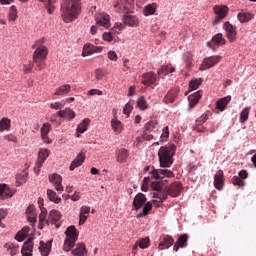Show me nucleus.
Wrapping results in <instances>:
<instances>
[{"label":"nucleus","mask_w":256,"mask_h":256,"mask_svg":"<svg viewBox=\"0 0 256 256\" xmlns=\"http://www.w3.org/2000/svg\"><path fill=\"white\" fill-rule=\"evenodd\" d=\"M110 123H111V127H112V129H113V131H114V133H115L116 135H120V133L123 132V129H124L123 123L117 119V116H115V117L111 120Z\"/></svg>","instance_id":"5701e85b"},{"label":"nucleus","mask_w":256,"mask_h":256,"mask_svg":"<svg viewBox=\"0 0 256 256\" xmlns=\"http://www.w3.org/2000/svg\"><path fill=\"white\" fill-rule=\"evenodd\" d=\"M4 139H5L6 141H10V142H12V143H17V136H15V135H13V134L6 135V136L4 137Z\"/></svg>","instance_id":"69168bd1"},{"label":"nucleus","mask_w":256,"mask_h":256,"mask_svg":"<svg viewBox=\"0 0 256 256\" xmlns=\"http://www.w3.org/2000/svg\"><path fill=\"white\" fill-rule=\"evenodd\" d=\"M17 7L15 5H12L10 7V12L8 15V20L9 21H17Z\"/></svg>","instance_id":"09e8293b"},{"label":"nucleus","mask_w":256,"mask_h":256,"mask_svg":"<svg viewBox=\"0 0 256 256\" xmlns=\"http://www.w3.org/2000/svg\"><path fill=\"white\" fill-rule=\"evenodd\" d=\"M223 170H218L214 176V187L221 191L223 189Z\"/></svg>","instance_id":"b1692460"},{"label":"nucleus","mask_w":256,"mask_h":256,"mask_svg":"<svg viewBox=\"0 0 256 256\" xmlns=\"http://www.w3.org/2000/svg\"><path fill=\"white\" fill-rule=\"evenodd\" d=\"M39 251L42 256H49V253H51V241H48L47 243L41 241Z\"/></svg>","instance_id":"c85d7f7f"},{"label":"nucleus","mask_w":256,"mask_h":256,"mask_svg":"<svg viewBox=\"0 0 256 256\" xmlns=\"http://www.w3.org/2000/svg\"><path fill=\"white\" fill-rule=\"evenodd\" d=\"M47 217V210H41V213L39 215V229H43V224L46 221Z\"/></svg>","instance_id":"3c124183"},{"label":"nucleus","mask_w":256,"mask_h":256,"mask_svg":"<svg viewBox=\"0 0 256 256\" xmlns=\"http://www.w3.org/2000/svg\"><path fill=\"white\" fill-rule=\"evenodd\" d=\"M128 158H129V151H127V149L122 148L116 151V159L118 163H127Z\"/></svg>","instance_id":"393cba45"},{"label":"nucleus","mask_w":256,"mask_h":256,"mask_svg":"<svg viewBox=\"0 0 256 256\" xmlns=\"http://www.w3.org/2000/svg\"><path fill=\"white\" fill-rule=\"evenodd\" d=\"M81 0H63L61 4V17L64 23H71L79 17Z\"/></svg>","instance_id":"f257e3e1"},{"label":"nucleus","mask_w":256,"mask_h":256,"mask_svg":"<svg viewBox=\"0 0 256 256\" xmlns=\"http://www.w3.org/2000/svg\"><path fill=\"white\" fill-rule=\"evenodd\" d=\"M29 177V173L27 171H23L20 174H17L16 181L19 185H23V183H27V178Z\"/></svg>","instance_id":"c03bdc74"},{"label":"nucleus","mask_w":256,"mask_h":256,"mask_svg":"<svg viewBox=\"0 0 256 256\" xmlns=\"http://www.w3.org/2000/svg\"><path fill=\"white\" fill-rule=\"evenodd\" d=\"M233 185H237L238 187H243L245 185V181H243L239 176H234L232 178Z\"/></svg>","instance_id":"4d7b16f0"},{"label":"nucleus","mask_w":256,"mask_h":256,"mask_svg":"<svg viewBox=\"0 0 256 256\" xmlns=\"http://www.w3.org/2000/svg\"><path fill=\"white\" fill-rule=\"evenodd\" d=\"M5 217H7V210L0 209V227H2V229H5V224H3V222H1V220L5 219Z\"/></svg>","instance_id":"052dcab7"},{"label":"nucleus","mask_w":256,"mask_h":256,"mask_svg":"<svg viewBox=\"0 0 256 256\" xmlns=\"http://www.w3.org/2000/svg\"><path fill=\"white\" fill-rule=\"evenodd\" d=\"M167 195H169L168 192L161 190H157L153 193V197L155 199H158L160 203H163V201L167 200Z\"/></svg>","instance_id":"58836bf2"},{"label":"nucleus","mask_w":256,"mask_h":256,"mask_svg":"<svg viewBox=\"0 0 256 256\" xmlns=\"http://www.w3.org/2000/svg\"><path fill=\"white\" fill-rule=\"evenodd\" d=\"M213 9L214 13L216 14L213 25H219V23H221V21H223V19L227 17V13H229V8L223 5H216Z\"/></svg>","instance_id":"0eeeda50"},{"label":"nucleus","mask_w":256,"mask_h":256,"mask_svg":"<svg viewBox=\"0 0 256 256\" xmlns=\"http://www.w3.org/2000/svg\"><path fill=\"white\" fill-rule=\"evenodd\" d=\"M174 72H175V68L169 65H164L161 67L160 70H158V75L160 77H165V75H169V73H174Z\"/></svg>","instance_id":"f704fd0d"},{"label":"nucleus","mask_w":256,"mask_h":256,"mask_svg":"<svg viewBox=\"0 0 256 256\" xmlns=\"http://www.w3.org/2000/svg\"><path fill=\"white\" fill-rule=\"evenodd\" d=\"M153 179H165V177H173V172L168 169H158L152 171Z\"/></svg>","instance_id":"f3484780"},{"label":"nucleus","mask_w":256,"mask_h":256,"mask_svg":"<svg viewBox=\"0 0 256 256\" xmlns=\"http://www.w3.org/2000/svg\"><path fill=\"white\" fill-rule=\"evenodd\" d=\"M221 63V56H211L203 60L202 65H217Z\"/></svg>","instance_id":"473e14b6"},{"label":"nucleus","mask_w":256,"mask_h":256,"mask_svg":"<svg viewBox=\"0 0 256 256\" xmlns=\"http://www.w3.org/2000/svg\"><path fill=\"white\" fill-rule=\"evenodd\" d=\"M161 140L165 141L166 139H169V126H165L162 130L161 134Z\"/></svg>","instance_id":"bf43d9fd"},{"label":"nucleus","mask_w":256,"mask_h":256,"mask_svg":"<svg viewBox=\"0 0 256 256\" xmlns=\"http://www.w3.org/2000/svg\"><path fill=\"white\" fill-rule=\"evenodd\" d=\"M142 137L145 139V141H151V139H153V134L147 130H144Z\"/></svg>","instance_id":"0e129e2a"},{"label":"nucleus","mask_w":256,"mask_h":256,"mask_svg":"<svg viewBox=\"0 0 256 256\" xmlns=\"http://www.w3.org/2000/svg\"><path fill=\"white\" fill-rule=\"evenodd\" d=\"M63 107V103L55 102L50 104V109H61Z\"/></svg>","instance_id":"774afa93"},{"label":"nucleus","mask_w":256,"mask_h":256,"mask_svg":"<svg viewBox=\"0 0 256 256\" xmlns=\"http://www.w3.org/2000/svg\"><path fill=\"white\" fill-rule=\"evenodd\" d=\"M149 243V238H143L137 242L138 247H140V249H147V247H149Z\"/></svg>","instance_id":"5fc2aeb1"},{"label":"nucleus","mask_w":256,"mask_h":256,"mask_svg":"<svg viewBox=\"0 0 256 256\" xmlns=\"http://www.w3.org/2000/svg\"><path fill=\"white\" fill-rule=\"evenodd\" d=\"M47 157H49V149L42 148L38 152V159L34 167L35 175H39L41 172V167H43V163L47 161Z\"/></svg>","instance_id":"423d86ee"},{"label":"nucleus","mask_w":256,"mask_h":256,"mask_svg":"<svg viewBox=\"0 0 256 256\" xmlns=\"http://www.w3.org/2000/svg\"><path fill=\"white\" fill-rule=\"evenodd\" d=\"M151 209H153V204L151 202H147L142 210V213H139L137 215L138 219H141V217H147V215H149V211H151Z\"/></svg>","instance_id":"4c0bfd02"},{"label":"nucleus","mask_w":256,"mask_h":256,"mask_svg":"<svg viewBox=\"0 0 256 256\" xmlns=\"http://www.w3.org/2000/svg\"><path fill=\"white\" fill-rule=\"evenodd\" d=\"M202 84L203 78L192 79L189 82V89L190 91H195L196 89H199V87H201Z\"/></svg>","instance_id":"72a5a7b5"},{"label":"nucleus","mask_w":256,"mask_h":256,"mask_svg":"<svg viewBox=\"0 0 256 256\" xmlns=\"http://www.w3.org/2000/svg\"><path fill=\"white\" fill-rule=\"evenodd\" d=\"M102 37L104 41H107L108 43H111V41H113V34L111 32H104Z\"/></svg>","instance_id":"680f3d73"},{"label":"nucleus","mask_w":256,"mask_h":256,"mask_svg":"<svg viewBox=\"0 0 256 256\" xmlns=\"http://www.w3.org/2000/svg\"><path fill=\"white\" fill-rule=\"evenodd\" d=\"M5 249L9 251L10 255L15 256L17 253H19V247L13 243H6L4 245Z\"/></svg>","instance_id":"ea45409f"},{"label":"nucleus","mask_w":256,"mask_h":256,"mask_svg":"<svg viewBox=\"0 0 256 256\" xmlns=\"http://www.w3.org/2000/svg\"><path fill=\"white\" fill-rule=\"evenodd\" d=\"M91 123V120L89 118H85L80 124L77 126V133H84L87 131V125Z\"/></svg>","instance_id":"a19ab883"},{"label":"nucleus","mask_w":256,"mask_h":256,"mask_svg":"<svg viewBox=\"0 0 256 256\" xmlns=\"http://www.w3.org/2000/svg\"><path fill=\"white\" fill-rule=\"evenodd\" d=\"M151 187L154 191H161V189H163V182L162 181H154V182H152Z\"/></svg>","instance_id":"6e6d98bb"},{"label":"nucleus","mask_w":256,"mask_h":256,"mask_svg":"<svg viewBox=\"0 0 256 256\" xmlns=\"http://www.w3.org/2000/svg\"><path fill=\"white\" fill-rule=\"evenodd\" d=\"M123 23L128 27H139V18L134 15H124L123 16Z\"/></svg>","instance_id":"412c9836"},{"label":"nucleus","mask_w":256,"mask_h":256,"mask_svg":"<svg viewBox=\"0 0 256 256\" xmlns=\"http://www.w3.org/2000/svg\"><path fill=\"white\" fill-rule=\"evenodd\" d=\"M72 255L74 256H85L87 255V247L85 243H78L76 248L72 250Z\"/></svg>","instance_id":"a878e982"},{"label":"nucleus","mask_w":256,"mask_h":256,"mask_svg":"<svg viewBox=\"0 0 256 256\" xmlns=\"http://www.w3.org/2000/svg\"><path fill=\"white\" fill-rule=\"evenodd\" d=\"M66 239L64 241L63 249L64 251H71L79 239V233H77V228L75 226H69L65 231Z\"/></svg>","instance_id":"20e7f679"},{"label":"nucleus","mask_w":256,"mask_h":256,"mask_svg":"<svg viewBox=\"0 0 256 256\" xmlns=\"http://www.w3.org/2000/svg\"><path fill=\"white\" fill-rule=\"evenodd\" d=\"M237 19L240 23H247V21H251V19H253V14L249 12H241L238 14Z\"/></svg>","instance_id":"c9c22d12"},{"label":"nucleus","mask_w":256,"mask_h":256,"mask_svg":"<svg viewBox=\"0 0 256 256\" xmlns=\"http://www.w3.org/2000/svg\"><path fill=\"white\" fill-rule=\"evenodd\" d=\"M147 203V197L143 193H138L133 200V207L137 211L142 208L143 205Z\"/></svg>","instance_id":"dca6fc26"},{"label":"nucleus","mask_w":256,"mask_h":256,"mask_svg":"<svg viewBox=\"0 0 256 256\" xmlns=\"http://www.w3.org/2000/svg\"><path fill=\"white\" fill-rule=\"evenodd\" d=\"M188 241H189V235L182 234L181 236H179L178 240L174 244L173 250L177 252V251H179V249H183V248L187 247Z\"/></svg>","instance_id":"4468645a"},{"label":"nucleus","mask_w":256,"mask_h":256,"mask_svg":"<svg viewBox=\"0 0 256 256\" xmlns=\"http://www.w3.org/2000/svg\"><path fill=\"white\" fill-rule=\"evenodd\" d=\"M85 163V153L80 152L70 164V171H75L77 167H81Z\"/></svg>","instance_id":"a211bd4d"},{"label":"nucleus","mask_w":256,"mask_h":256,"mask_svg":"<svg viewBox=\"0 0 256 256\" xmlns=\"http://www.w3.org/2000/svg\"><path fill=\"white\" fill-rule=\"evenodd\" d=\"M225 43H226V40L225 38H223V34L218 33L212 37V42H208L207 45L208 47H210V49H215L213 45L216 47H221V45H225Z\"/></svg>","instance_id":"ddd939ff"},{"label":"nucleus","mask_w":256,"mask_h":256,"mask_svg":"<svg viewBox=\"0 0 256 256\" xmlns=\"http://www.w3.org/2000/svg\"><path fill=\"white\" fill-rule=\"evenodd\" d=\"M224 31H226V37L230 43H235L237 39V28L229 22H225L223 25Z\"/></svg>","instance_id":"1a4fd4ad"},{"label":"nucleus","mask_w":256,"mask_h":256,"mask_svg":"<svg viewBox=\"0 0 256 256\" xmlns=\"http://www.w3.org/2000/svg\"><path fill=\"white\" fill-rule=\"evenodd\" d=\"M134 0H117L114 4L116 13H131L133 10Z\"/></svg>","instance_id":"39448f33"},{"label":"nucleus","mask_w":256,"mask_h":256,"mask_svg":"<svg viewBox=\"0 0 256 256\" xmlns=\"http://www.w3.org/2000/svg\"><path fill=\"white\" fill-rule=\"evenodd\" d=\"M49 182L53 184L55 187V190L58 191V193H62L64 187H63V177L57 173L50 174L48 176Z\"/></svg>","instance_id":"6e6552de"},{"label":"nucleus","mask_w":256,"mask_h":256,"mask_svg":"<svg viewBox=\"0 0 256 256\" xmlns=\"http://www.w3.org/2000/svg\"><path fill=\"white\" fill-rule=\"evenodd\" d=\"M87 95H103V91L99 90V89H91L88 91Z\"/></svg>","instance_id":"338daca9"},{"label":"nucleus","mask_w":256,"mask_h":256,"mask_svg":"<svg viewBox=\"0 0 256 256\" xmlns=\"http://www.w3.org/2000/svg\"><path fill=\"white\" fill-rule=\"evenodd\" d=\"M209 119V114H202L197 120L196 125H203Z\"/></svg>","instance_id":"13d9d810"},{"label":"nucleus","mask_w":256,"mask_h":256,"mask_svg":"<svg viewBox=\"0 0 256 256\" xmlns=\"http://www.w3.org/2000/svg\"><path fill=\"white\" fill-rule=\"evenodd\" d=\"M97 25L109 29L111 27V17L108 14H100L96 17Z\"/></svg>","instance_id":"2eb2a0df"},{"label":"nucleus","mask_w":256,"mask_h":256,"mask_svg":"<svg viewBox=\"0 0 256 256\" xmlns=\"http://www.w3.org/2000/svg\"><path fill=\"white\" fill-rule=\"evenodd\" d=\"M59 117L67 118V119H75V111L71 110V108H65L64 110H60L58 112Z\"/></svg>","instance_id":"7c9ffc66"},{"label":"nucleus","mask_w":256,"mask_h":256,"mask_svg":"<svg viewBox=\"0 0 256 256\" xmlns=\"http://www.w3.org/2000/svg\"><path fill=\"white\" fill-rule=\"evenodd\" d=\"M175 151H177V146L174 144L161 146L158 151L160 166L171 167V165H173V157L175 155Z\"/></svg>","instance_id":"f03ea898"},{"label":"nucleus","mask_w":256,"mask_h":256,"mask_svg":"<svg viewBox=\"0 0 256 256\" xmlns=\"http://www.w3.org/2000/svg\"><path fill=\"white\" fill-rule=\"evenodd\" d=\"M47 197L49 201H51L52 203H56V205L61 202V197H59L57 195V192L52 189H47Z\"/></svg>","instance_id":"2f4dec72"},{"label":"nucleus","mask_w":256,"mask_h":256,"mask_svg":"<svg viewBox=\"0 0 256 256\" xmlns=\"http://www.w3.org/2000/svg\"><path fill=\"white\" fill-rule=\"evenodd\" d=\"M123 31V23H115L113 28L111 29L112 35H119Z\"/></svg>","instance_id":"8fccbe9b"},{"label":"nucleus","mask_w":256,"mask_h":256,"mask_svg":"<svg viewBox=\"0 0 256 256\" xmlns=\"http://www.w3.org/2000/svg\"><path fill=\"white\" fill-rule=\"evenodd\" d=\"M101 51H103V47L87 43L83 46L82 57H88V55H93V53H101Z\"/></svg>","instance_id":"9b49d317"},{"label":"nucleus","mask_w":256,"mask_h":256,"mask_svg":"<svg viewBox=\"0 0 256 256\" xmlns=\"http://www.w3.org/2000/svg\"><path fill=\"white\" fill-rule=\"evenodd\" d=\"M68 93H71V85L65 84L56 88L54 95L63 96L68 95Z\"/></svg>","instance_id":"c756f323"},{"label":"nucleus","mask_w":256,"mask_h":256,"mask_svg":"<svg viewBox=\"0 0 256 256\" xmlns=\"http://www.w3.org/2000/svg\"><path fill=\"white\" fill-rule=\"evenodd\" d=\"M157 81V75L153 72H146L142 75L141 83L145 85V87H151Z\"/></svg>","instance_id":"f8f14e48"},{"label":"nucleus","mask_w":256,"mask_h":256,"mask_svg":"<svg viewBox=\"0 0 256 256\" xmlns=\"http://www.w3.org/2000/svg\"><path fill=\"white\" fill-rule=\"evenodd\" d=\"M175 243V240L171 236H165L161 242L159 243L158 248L163 249H169L173 244Z\"/></svg>","instance_id":"bb28decb"},{"label":"nucleus","mask_w":256,"mask_h":256,"mask_svg":"<svg viewBox=\"0 0 256 256\" xmlns=\"http://www.w3.org/2000/svg\"><path fill=\"white\" fill-rule=\"evenodd\" d=\"M11 129V120L9 118H2L0 120V131H8Z\"/></svg>","instance_id":"37998d69"},{"label":"nucleus","mask_w":256,"mask_h":256,"mask_svg":"<svg viewBox=\"0 0 256 256\" xmlns=\"http://www.w3.org/2000/svg\"><path fill=\"white\" fill-rule=\"evenodd\" d=\"M181 189H182L181 183L174 182L168 187L167 193L168 195H170V197H179L181 193Z\"/></svg>","instance_id":"6ab92c4d"},{"label":"nucleus","mask_w":256,"mask_h":256,"mask_svg":"<svg viewBox=\"0 0 256 256\" xmlns=\"http://www.w3.org/2000/svg\"><path fill=\"white\" fill-rule=\"evenodd\" d=\"M51 133V123H44L41 127V135H49Z\"/></svg>","instance_id":"603ef678"},{"label":"nucleus","mask_w":256,"mask_h":256,"mask_svg":"<svg viewBox=\"0 0 256 256\" xmlns=\"http://www.w3.org/2000/svg\"><path fill=\"white\" fill-rule=\"evenodd\" d=\"M45 45V38H40L34 42L32 49H34L33 53V62L34 63H42L47 59V55H49V49Z\"/></svg>","instance_id":"7ed1b4c3"},{"label":"nucleus","mask_w":256,"mask_h":256,"mask_svg":"<svg viewBox=\"0 0 256 256\" xmlns=\"http://www.w3.org/2000/svg\"><path fill=\"white\" fill-rule=\"evenodd\" d=\"M17 193V189L9 187L7 184H0V198L11 199Z\"/></svg>","instance_id":"9d476101"},{"label":"nucleus","mask_w":256,"mask_h":256,"mask_svg":"<svg viewBox=\"0 0 256 256\" xmlns=\"http://www.w3.org/2000/svg\"><path fill=\"white\" fill-rule=\"evenodd\" d=\"M231 103V96H225L216 102V108L219 109V111H223L226 109L227 105Z\"/></svg>","instance_id":"cd10ccee"},{"label":"nucleus","mask_w":256,"mask_h":256,"mask_svg":"<svg viewBox=\"0 0 256 256\" xmlns=\"http://www.w3.org/2000/svg\"><path fill=\"white\" fill-rule=\"evenodd\" d=\"M22 253H25V251H29L30 253H33V239L29 238L22 247Z\"/></svg>","instance_id":"de8ad7c7"},{"label":"nucleus","mask_w":256,"mask_h":256,"mask_svg":"<svg viewBox=\"0 0 256 256\" xmlns=\"http://www.w3.org/2000/svg\"><path fill=\"white\" fill-rule=\"evenodd\" d=\"M131 111H133V106L130 103H127L123 108L124 115H127V117H129V113H131Z\"/></svg>","instance_id":"e2e57ef3"},{"label":"nucleus","mask_w":256,"mask_h":256,"mask_svg":"<svg viewBox=\"0 0 256 256\" xmlns=\"http://www.w3.org/2000/svg\"><path fill=\"white\" fill-rule=\"evenodd\" d=\"M175 97L176 94L173 91H169L164 98V102L173 103V101H175Z\"/></svg>","instance_id":"864d4df0"},{"label":"nucleus","mask_w":256,"mask_h":256,"mask_svg":"<svg viewBox=\"0 0 256 256\" xmlns=\"http://www.w3.org/2000/svg\"><path fill=\"white\" fill-rule=\"evenodd\" d=\"M156 11L155 4H148L145 6L143 13L145 17H149V15H154Z\"/></svg>","instance_id":"a18cd8bd"},{"label":"nucleus","mask_w":256,"mask_h":256,"mask_svg":"<svg viewBox=\"0 0 256 256\" xmlns=\"http://www.w3.org/2000/svg\"><path fill=\"white\" fill-rule=\"evenodd\" d=\"M48 219L55 225L56 229L61 227V224L59 223V220L61 219V212H59V210L50 211Z\"/></svg>","instance_id":"4be33fe9"},{"label":"nucleus","mask_w":256,"mask_h":256,"mask_svg":"<svg viewBox=\"0 0 256 256\" xmlns=\"http://www.w3.org/2000/svg\"><path fill=\"white\" fill-rule=\"evenodd\" d=\"M201 97H203V91L199 90L190 96H188V101H189V108L193 109L197 103L201 100Z\"/></svg>","instance_id":"aec40b11"},{"label":"nucleus","mask_w":256,"mask_h":256,"mask_svg":"<svg viewBox=\"0 0 256 256\" xmlns=\"http://www.w3.org/2000/svg\"><path fill=\"white\" fill-rule=\"evenodd\" d=\"M137 107L140 111H147L149 109V104H147V100L145 99V96H141L137 100Z\"/></svg>","instance_id":"e433bc0d"},{"label":"nucleus","mask_w":256,"mask_h":256,"mask_svg":"<svg viewBox=\"0 0 256 256\" xmlns=\"http://www.w3.org/2000/svg\"><path fill=\"white\" fill-rule=\"evenodd\" d=\"M157 125V120H150L144 125V131L152 133V131H155V129H157Z\"/></svg>","instance_id":"79ce46f5"},{"label":"nucleus","mask_w":256,"mask_h":256,"mask_svg":"<svg viewBox=\"0 0 256 256\" xmlns=\"http://www.w3.org/2000/svg\"><path fill=\"white\" fill-rule=\"evenodd\" d=\"M251 112L250 107L244 108L240 113V123H245L249 119V113Z\"/></svg>","instance_id":"49530a36"}]
</instances>
